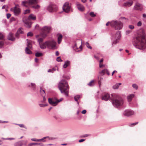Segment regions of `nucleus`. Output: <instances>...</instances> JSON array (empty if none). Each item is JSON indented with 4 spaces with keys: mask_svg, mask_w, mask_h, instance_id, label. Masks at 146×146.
<instances>
[{
    "mask_svg": "<svg viewBox=\"0 0 146 146\" xmlns=\"http://www.w3.org/2000/svg\"><path fill=\"white\" fill-rule=\"evenodd\" d=\"M70 61L67 60L65 61L64 64L63 66V67L64 68H66L69 65H70Z\"/></svg>",
    "mask_w": 146,
    "mask_h": 146,
    "instance_id": "obj_22",
    "label": "nucleus"
},
{
    "mask_svg": "<svg viewBox=\"0 0 146 146\" xmlns=\"http://www.w3.org/2000/svg\"><path fill=\"white\" fill-rule=\"evenodd\" d=\"M121 37V34L120 31H118L113 36H112V39L113 40L112 42V45L113 44H115L117 43L118 40L120 39Z\"/></svg>",
    "mask_w": 146,
    "mask_h": 146,
    "instance_id": "obj_7",
    "label": "nucleus"
},
{
    "mask_svg": "<svg viewBox=\"0 0 146 146\" xmlns=\"http://www.w3.org/2000/svg\"><path fill=\"white\" fill-rule=\"evenodd\" d=\"M11 15V14L10 13H7V19L9 18L10 17Z\"/></svg>",
    "mask_w": 146,
    "mask_h": 146,
    "instance_id": "obj_60",
    "label": "nucleus"
},
{
    "mask_svg": "<svg viewBox=\"0 0 146 146\" xmlns=\"http://www.w3.org/2000/svg\"><path fill=\"white\" fill-rule=\"evenodd\" d=\"M80 95H77L75 96L74 97V100L77 102V104L78 105L79 104V102H78V100L80 98Z\"/></svg>",
    "mask_w": 146,
    "mask_h": 146,
    "instance_id": "obj_29",
    "label": "nucleus"
},
{
    "mask_svg": "<svg viewBox=\"0 0 146 146\" xmlns=\"http://www.w3.org/2000/svg\"><path fill=\"white\" fill-rule=\"evenodd\" d=\"M43 38H39L37 39V42L39 44H40L43 42Z\"/></svg>",
    "mask_w": 146,
    "mask_h": 146,
    "instance_id": "obj_33",
    "label": "nucleus"
},
{
    "mask_svg": "<svg viewBox=\"0 0 146 146\" xmlns=\"http://www.w3.org/2000/svg\"><path fill=\"white\" fill-rule=\"evenodd\" d=\"M143 6L142 5L139 3H136L134 7V9L135 10H139L141 11L143 9Z\"/></svg>",
    "mask_w": 146,
    "mask_h": 146,
    "instance_id": "obj_13",
    "label": "nucleus"
},
{
    "mask_svg": "<svg viewBox=\"0 0 146 146\" xmlns=\"http://www.w3.org/2000/svg\"><path fill=\"white\" fill-rule=\"evenodd\" d=\"M58 87L62 93L66 96H68L69 86L66 80H61L59 84Z\"/></svg>",
    "mask_w": 146,
    "mask_h": 146,
    "instance_id": "obj_2",
    "label": "nucleus"
},
{
    "mask_svg": "<svg viewBox=\"0 0 146 146\" xmlns=\"http://www.w3.org/2000/svg\"><path fill=\"white\" fill-rule=\"evenodd\" d=\"M85 45L86 47L89 49H92V47L90 45L88 42H86Z\"/></svg>",
    "mask_w": 146,
    "mask_h": 146,
    "instance_id": "obj_40",
    "label": "nucleus"
},
{
    "mask_svg": "<svg viewBox=\"0 0 146 146\" xmlns=\"http://www.w3.org/2000/svg\"><path fill=\"white\" fill-rule=\"evenodd\" d=\"M40 94L42 97L45 96V92L44 90H42L40 88Z\"/></svg>",
    "mask_w": 146,
    "mask_h": 146,
    "instance_id": "obj_31",
    "label": "nucleus"
},
{
    "mask_svg": "<svg viewBox=\"0 0 146 146\" xmlns=\"http://www.w3.org/2000/svg\"><path fill=\"white\" fill-rule=\"evenodd\" d=\"M4 44V42L3 41H0V48H1Z\"/></svg>",
    "mask_w": 146,
    "mask_h": 146,
    "instance_id": "obj_52",
    "label": "nucleus"
},
{
    "mask_svg": "<svg viewBox=\"0 0 146 146\" xmlns=\"http://www.w3.org/2000/svg\"><path fill=\"white\" fill-rule=\"evenodd\" d=\"M15 18L14 17H12L10 19V21L11 22H12L14 21H15Z\"/></svg>",
    "mask_w": 146,
    "mask_h": 146,
    "instance_id": "obj_58",
    "label": "nucleus"
},
{
    "mask_svg": "<svg viewBox=\"0 0 146 146\" xmlns=\"http://www.w3.org/2000/svg\"><path fill=\"white\" fill-rule=\"evenodd\" d=\"M47 46L48 48L50 49H55L56 48V43L54 40H52L47 41Z\"/></svg>",
    "mask_w": 146,
    "mask_h": 146,
    "instance_id": "obj_8",
    "label": "nucleus"
},
{
    "mask_svg": "<svg viewBox=\"0 0 146 146\" xmlns=\"http://www.w3.org/2000/svg\"><path fill=\"white\" fill-rule=\"evenodd\" d=\"M129 28L131 29L132 30L134 28V27L133 25H130L129 26Z\"/></svg>",
    "mask_w": 146,
    "mask_h": 146,
    "instance_id": "obj_47",
    "label": "nucleus"
},
{
    "mask_svg": "<svg viewBox=\"0 0 146 146\" xmlns=\"http://www.w3.org/2000/svg\"><path fill=\"white\" fill-rule=\"evenodd\" d=\"M23 30V29L22 28H19L18 29L17 32L15 34V36L16 37L19 38V34H23V33L24 32Z\"/></svg>",
    "mask_w": 146,
    "mask_h": 146,
    "instance_id": "obj_15",
    "label": "nucleus"
},
{
    "mask_svg": "<svg viewBox=\"0 0 146 146\" xmlns=\"http://www.w3.org/2000/svg\"><path fill=\"white\" fill-rule=\"evenodd\" d=\"M28 4L29 5L35 4L38 3V0H28Z\"/></svg>",
    "mask_w": 146,
    "mask_h": 146,
    "instance_id": "obj_20",
    "label": "nucleus"
},
{
    "mask_svg": "<svg viewBox=\"0 0 146 146\" xmlns=\"http://www.w3.org/2000/svg\"><path fill=\"white\" fill-rule=\"evenodd\" d=\"M24 141H19L15 143L14 144L15 146H22L23 145V142Z\"/></svg>",
    "mask_w": 146,
    "mask_h": 146,
    "instance_id": "obj_23",
    "label": "nucleus"
},
{
    "mask_svg": "<svg viewBox=\"0 0 146 146\" xmlns=\"http://www.w3.org/2000/svg\"><path fill=\"white\" fill-rule=\"evenodd\" d=\"M4 40V36L3 35L0 33V40Z\"/></svg>",
    "mask_w": 146,
    "mask_h": 146,
    "instance_id": "obj_44",
    "label": "nucleus"
},
{
    "mask_svg": "<svg viewBox=\"0 0 146 146\" xmlns=\"http://www.w3.org/2000/svg\"><path fill=\"white\" fill-rule=\"evenodd\" d=\"M111 98H112V96H111V97H110L109 94L108 93H105L102 96V100L107 101L110 98L111 99Z\"/></svg>",
    "mask_w": 146,
    "mask_h": 146,
    "instance_id": "obj_14",
    "label": "nucleus"
},
{
    "mask_svg": "<svg viewBox=\"0 0 146 146\" xmlns=\"http://www.w3.org/2000/svg\"><path fill=\"white\" fill-rule=\"evenodd\" d=\"M42 54L41 52H37L35 54L36 56L37 57H40L42 56Z\"/></svg>",
    "mask_w": 146,
    "mask_h": 146,
    "instance_id": "obj_39",
    "label": "nucleus"
},
{
    "mask_svg": "<svg viewBox=\"0 0 146 146\" xmlns=\"http://www.w3.org/2000/svg\"><path fill=\"white\" fill-rule=\"evenodd\" d=\"M111 96H112V98H111V99L114 107L118 108L123 105V100L119 96L115 94H111Z\"/></svg>",
    "mask_w": 146,
    "mask_h": 146,
    "instance_id": "obj_3",
    "label": "nucleus"
},
{
    "mask_svg": "<svg viewBox=\"0 0 146 146\" xmlns=\"http://www.w3.org/2000/svg\"><path fill=\"white\" fill-rule=\"evenodd\" d=\"M48 33L44 32L42 31V33H41L40 35L42 37V38H43V39L45 38L46 36Z\"/></svg>",
    "mask_w": 146,
    "mask_h": 146,
    "instance_id": "obj_34",
    "label": "nucleus"
},
{
    "mask_svg": "<svg viewBox=\"0 0 146 146\" xmlns=\"http://www.w3.org/2000/svg\"><path fill=\"white\" fill-rule=\"evenodd\" d=\"M94 80H92L88 84V85L89 86H93L94 85Z\"/></svg>",
    "mask_w": 146,
    "mask_h": 146,
    "instance_id": "obj_38",
    "label": "nucleus"
},
{
    "mask_svg": "<svg viewBox=\"0 0 146 146\" xmlns=\"http://www.w3.org/2000/svg\"><path fill=\"white\" fill-rule=\"evenodd\" d=\"M39 145L40 146H43L44 145V144L42 143H29L28 144V146H33V145Z\"/></svg>",
    "mask_w": 146,
    "mask_h": 146,
    "instance_id": "obj_24",
    "label": "nucleus"
},
{
    "mask_svg": "<svg viewBox=\"0 0 146 146\" xmlns=\"http://www.w3.org/2000/svg\"><path fill=\"white\" fill-rule=\"evenodd\" d=\"M50 27L45 26L42 28V31L48 34L50 32Z\"/></svg>",
    "mask_w": 146,
    "mask_h": 146,
    "instance_id": "obj_17",
    "label": "nucleus"
},
{
    "mask_svg": "<svg viewBox=\"0 0 146 146\" xmlns=\"http://www.w3.org/2000/svg\"><path fill=\"white\" fill-rule=\"evenodd\" d=\"M62 36L61 34L59 35L58 38V44H60L61 42V40L62 39Z\"/></svg>",
    "mask_w": 146,
    "mask_h": 146,
    "instance_id": "obj_28",
    "label": "nucleus"
},
{
    "mask_svg": "<svg viewBox=\"0 0 146 146\" xmlns=\"http://www.w3.org/2000/svg\"><path fill=\"white\" fill-rule=\"evenodd\" d=\"M63 98H61L60 100H58L56 98H49L48 99V102L50 104L53 106H56L58 103L62 101Z\"/></svg>",
    "mask_w": 146,
    "mask_h": 146,
    "instance_id": "obj_6",
    "label": "nucleus"
},
{
    "mask_svg": "<svg viewBox=\"0 0 146 146\" xmlns=\"http://www.w3.org/2000/svg\"><path fill=\"white\" fill-rule=\"evenodd\" d=\"M27 4H28V0L23 1L22 2L21 5L23 6L27 7L28 6Z\"/></svg>",
    "mask_w": 146,
    "mask_h": 146,
    "instance_id": "obj_26",
    "label": "nucleus"
},
{
    "mask_svg": "<svg viewBox=\"0 0 146 146\" xmlns=\"http://www.w3.org/2000/svg\"><path fill=\"white\" fill-rule=\"evenodd\" d=\"M14 124L16 125H18L21 127H24L25 128H26V127H25V126H24V125L23 124H18L17 123H14Z\"/></svg>",
    "mask_w": 146,
    "mask_h": 146,
    "instance_id": "obj_45",
    "label": "nucleus"
},
{
    "mask_svg": "<svg viewBox=\"0 0 146 146\" xmlns=\"http://www.w3.org/2000/svg\"><path fill=\"white\" fill-rule=\"evenodd\" d=\"M134 95L133 94H131L129 95L127 97V99L128 102H129L131 101L132 98L134 97Z\"/></svg>",
    "mask_w": 146,
    "mask_h": 146,
    "instance_id": "obj_27",
    "label": "nucleus"
},
{
    "mask_svg": "<svg viewBox=\"0 0 146 146\" xmlns=\"http://www.w3.org/2000/svg\"><path fill=\"white\" fill-rule=\"evenodd\" d=\"M146 35L143 29L140 30L138 35L133 41V44L135 48L141 50H146Z\"/></svg>",
    "mask_w": 146,
    "mask_h": 146,
    "instance_id": "obj_1",
    "label": "nucleus"
},
{
    "mask_svg": "<svg viewBox=\"0 0 146 146\" xmlns=\"http://www.w3.org/2000/svg\"><path fill=\"white\" fill-rule=\"evenodd\" d=\"M131 32V31L130 30H127L126 31V35H128Z\"/></svg>",
    "mask_w": 146,
    "mask_h": 146,
    "instance_id": "obj_57",
    "label": "nucleus"
},
{
    "mask_svg": "<svg viewBox=\"0 0 146 146\" xmlns=\"http://www.w3.org/2000/svg\"><path fill=\"white\" fill-rule=\"evenodd\" d=\"M62 8L64 11L66 13H68L70 9V7L68 3H65L64 5Z\"/></svg>",
    "mask_w": 146,
    "mask_h": 146,
    "instance_id": "obj_11",
    "label": "nucleus"
},
{
    "mask_svg": "<svg viewBox=\"0 0 146 146\" xmlns=\"http://www.w3.org/2000/svg\"><path fill=\"white\" fill-rule=\"evenodd\" d=\"M138 123V122H135V123H132L130 124V125H129V126H132L133 125L134 126V125H136V124H137Z\"/></svg>",
    "mask_w": 146,
    "mask_h": 146,
    "instance_id": "obj_53",
    "label": "nucleus"
},
{
    "mask_svg": "<svg viewBox=\"0 0 146 146\" xmlns=\"http://www.w3.org/2000/svg\"><path fill=\"white\" fill-rule=\"evenodd\" d=\"M106 72L107 73V74L108 75H110V72H109V70L108 69H106Z\"/></svg>",
    "mask_w": 146,
    "mask_h": 146,
    "instance_id": "obj_62",
    "label": "nucleus"
},
{
    "mask_svg": "<svg viewBox=\"0 0 146 146\" xmlns=\"http://www.w3.org/2000/svg\"><path fill=\"white\" fill-rule=\"evenodd\" d=\"M43 137V138H42L41 139H38V142H39V141H42L43 142H45L46 141V140H44L45 139H46V138H47V137Z\"/></svg>",
    "mask_w": 146,
    "mask_h": 146,
    "instance_id": "obj_36",
    "label": "nucleus"
},
{
    "mask_svg": "<svg viewBox=\"0 0 146 146\" xmlns=\"http://www.w3.org/2000/svg\"><path fill=\"white\" fill-rule=\"evenodd\" d=\"M121 84V83H116L115 85H113L112 88L114 89H116L118 88L119 86Z\"/></svg>",
    "mask_w": 146,
    "mask_h": 146,
    "instance_id": "obj_25",
    "label": "nucleus"
},
{
    "mask_svg": "<svg viewBox=\"0 0 146 146\" xmlns=\"http://www.w3.org/2000/svg\"><path fill=\"white\" fill-rule=\"evenodd\" d=\"M29 48L27 47L25 49V52L27 54H31L32 53V51L29 49Z\"/></svg>",
    "mask_w": 146,
    "mask_h": 146,
    "instance_id": "obj_30",
    "label": "nucleus"
},
{
    "mask_svg": "<svg viewBox=\"0 0 146 146\" xmlns=\"http://www.w3.org/2000/svg\"><path fill=\"white\" fill-rule=\"evenodd\" d=\"M105 66V65L102 64H99V67L100 68H102Z\"/></svg>",
    "mask_w": 146,
    "mask_h": 146,
    "instance_id": "obj_63",
    "label": "nucleus"
},
{
    "mask_svg": "<svg viewBox=\"0 0 146 146\" xmlns=\"http://www.w3.org/2000/svg\"><path fill=\"white\" fill-rule=\"evenodd\" d=\"M30 12V9H27L24 10L23 13L24 14H26L27 13H29Z\"/></svg>",
    "mask_w": 146,
    "mask_h": 146,
    "instance_id": "obj_42",
    "label": "nucleus"
},
{
    "mask_svg": "<svg viewBox=\"0 0 146 146\" xmlns=\"http://www.w3.org/2000/svg\"><path fill=\"white\" fill-rule=\"evenodd\" d=\"M27 47L29 48H30L32 47V45L29 42H27Z\"/></svg>",
    "mask_w": 146,
    "mask_h": 146,
    "instance_id": "obj_49",
    "label": "nucleus"
},
{
    "mask_svg": "<svg viewBox=\"0 0 146 146\" xmlns=\"http://www.w3.org/2000/svg\"><path fill=\"white\" fill-rule=\"evenodd\" d=\"M18 5H17L13 8H11L10 10L11 11H13L14 15L16 16H19L21 13V10L20 9L17 7Z\"/></svg>",
    "mask_w": 146,
    "mask_h": 146,
    "instance_id": "obj_10",
    "label": "nucleus"
},
{
    "mask_svg": "<svg viewBox=\"0 0 146 146\" xmlns=\"http://www.w3.org/2000/svg\"><path fill=\"white\" fill-rule=\"evenodd\" d=\"M33 90H35L36 89V86L35 84L31 83V85L29 86Z\"/></svg>",
    "mask_w": 146,
    "mask_h": 146,
    "instance_id": "obj_32",
    "label": "nucleus"
},
{
    "mask_svg": "<svg viewBox=\"0 0 146 146\" xmlns=\"http://www.w3.org/2000/svg\"><path fill=\"white\" fill-rule=\"evenodd\" d=\"M56 60L58 62L62 61V60H61L60 56L57 57V58H56Z\"/></svg>",
    "mask_w": 146,
    "mask_h": 146,
    "instance_id": "obj_50",
    "label": "nucleus"
},
{
    "mask_svg": "<svg viewBox=\"0 0 146 146\" xmlns=\"http://www.w3.org/2000/svg\"><path fill=\"white\" fill-rule=\"evenodd\" d=\"M27 36H32L33 35V34L32 32H29L27 33Z\"/></svg>",
    "mask_w": 146,
    "mask_h": 146,
    "instance_id": "obj_48",
    "label": "nucleus"
},
{
    "mask_svg": "<svg viewBox=\"0 0 146 146\" xmlns=\"http://www.w3.org/2000/svg\"><path fill=\"white\" fill-rule=\"evenodd\" d=\"M90 15L91 17H95L96 16V15L93 12H90Z\"/></svg>",
    "mask_w": 146,
    "mask_h": 146,
    "instance_id": "obj_43",
    "label": "nucleus"
},
{
    "mask_svg": "<svg viewBox=\"0 0 146 146\" xmlns=\"http://www.w3.org/2000/svg\"><path fill=\"white\" fill-rule=\"evenodd\" d=\"M106 69H105L102 70V71L100 72L99 73L102 75H104L106 72Z\"/></svg>",
    "mask_w": 146,
    "mask_h": 146,
    "instance_id": "obj_37",
    "label": "nucleus"
},
{
    "mask_svg": "<svg viewBox=\"0 0 146 146\" xmlns=\"http://www.w3.org/2000/svg\"><path fill=\"white\" fill-rule=\"evenodd\" d=\"M103 79V78L102 77H100V79L98 80V84L99 85H100L101 84V80Z\"/></svg>",
    "mask_w": 146,
    "mask_h": 146,
    "instance_id": "obj_55",
    "label": "nucleus"
},
{
    "mask_svg": "<svg viewBox=\"0 0 146 146\" xmlns=\"http://www.w3.org/2000/svg\"><path fill=\"white\" fill-rule=\"evenodd\" d=\"M47 10L50 13L56 11L58 10L57 7L53 4H50L46 8Z\"/></svg>",
    "mask_w": 146,
    "mask_h": 146,
    "instance_id": "obj_9",
    "label": "nucleus"
},
{
    "mask_svg": "<svg viewBox=\"0 0 146 146\" xmlns=\"http://www.w3.org/2000/svg\"><path fill=\"white\" fill-rule=\"evenodd\" d=\"M32 7L35 9H38L40 7V6L38 5H33L32 6Z\"/></svg>",
    "mask_w": 146,
    "mask_h": 146,
    "instance_id": "obj_41",
    "label": "nucleus"
},
{
    "mask_svg": "<svg viewBox=\"0 0 146 146\" xmlns=\"http://www.w3.org/2000/svg\"><path fill=\"white\" fill-rule=\"evenodd\" d=\"M44 103H42L40 102L39 104V105L41 107H44L48 106L47 104H44Z\"/></svg>",
    "mask_w": 146,
    "mask_h": 146,
    "instance_id": "obj_35",
    "label": "nucleus"
},
{
    "mask_svg": "<svg viewBox=\"0 0 146 146\" xmlns=\"http://www.w3.org/2000/svg\"><path fill=\"white\" fill-rule=\"evenodd\" d=\"M36 17L33 14H30L28 17H23L22 18V21L25 26L27 28H29L31 27L32 23L31 20L35 21L36 20Z\"/></svg>",
    "mask_w": 146,
    "mask_h": 146,
    "instance_id": "obj_4",
    "label": "nucleus"
},
{
    "mask_svg": "<svg viewBox=\"0 0 146 146\" xmlns=\"http://www.w3.org/2000/svg\"><path fill=\"white\" fill-rule=\"evenodd\" d=\"M43 97V100L41 101L40 102H42V103H45V102L46 101V98H45V96Z\"/></svg>",
    "mask_w": 146,
    "mask_h": 146,
    "instance_id": "obj_54",
    "label": "nucleus"
},
{
    "mask_svg": "<svg viewBox=\"0 0 146 146\" xmlns=\"http://www.w3.org/2000/svg\"><path fill=\"white\" fill-rule=\"evenodd\" d=\"M94 57L97 60H98L100 58V56L98 55H94Z\"/></svg>",
    "mask_w": 146,
    "mask_h": 146,
    "instance_id": "obj_59",
    "label": "nucleus"
},
{
    "mask_svg": "<svg viewBox=\"0 0 146 146\" xmlns=\"http://www.w3.org/2000/svg\"><path fill=\"white\" fill-rule=\"evenodd\" d=\"M86 110H83L81 112V113L83 114H85L86 113Z\"/></svg>",
    "mask_w": 146,
    "mask_h": 146,
    "instance_id": "obj_64",
    "label": "nucleus"
},
{
    "mask_svg": "<svg viewBox=\"0 0 146 146\" xmlns=\"http://www.w3.org/2000/svg\"><path fill=\"white\" fill-rule=\"evenodd\" d=\"M132 86L135 89L137 90L138 88V86L136 84H133Z\"/></svg>",
    "mask_w": 146,
    "mask_h": 146,
    "instance_id": "obj_46",
    "label": "nucleus"
},
{
    "mask_svg": "<svg viewBox=\"0 0 146 146\" xmlns=\"http://www.w3.org/2000/svg\"><path fill=\"white\" fill-rule=\"evenodd\" d=\"M134 111L130 109H127L124 111L123 112V114L124 115L127 116H130L134 115Z\"/></svg>",
    "mask_w": 146,
    "mask_h": 146,
    "instance_id": "obj_12",
    "label": "nucleus"
},
{
    "mask_svg": "<svg viewBox=\"0 0 146 146\" xmlns=\"http://www.w3.org/2000/svg\"><path fill=\"white\" fill-rule=\"evenodd\" d=\"M7 38L9 40L13 41H14L15 40V38L13 34L11 33H9Z\"/></svg>",
    "mask_w": 146,
    "mask_h": 146,
    "instance_id": "obj_16",
    "label": "nucleus"
},
{
    "mask_svg": "<svg viewBox=\"0 0 146 146\" xmlns=\"http://www.w3.org/2000/svg\"><path fill=\"white\" fill-rule=\"evenodd\" d=\"M133 4V1L131 0H130L124 3L123 4V6L125 7H129L132 5Z\"/></svg>",
    "mask_w": 146,
    "mask_h": 146,
    "instance_id": "obj_18",
    "label": "nucleus"
},
{
    "mask_svg": "<svg viewBox=\"0 0 146 146\" xmlns=\"http://www.w3.org/2000/svg\"><path fill=\"white\" fill-rule=\"evenodd\" d=\"M47 41L41 43L40 44H39L40 48L42 49H44L46 48V46H47Z\"/></svg>",
    "mask_w": 146,
    "mask_h": 146,
    "instance_id": "obj_21",
    "label": "nucleus"
},
{
    "mask_svg": "<svg viewBox=\"0 0 146 146\" xmlns=\"http://www.w3.org/2000/svg\"><path fill=\"white\" fill-rule=\"evenodd\" d=\"M111 25L115 30H119L122 28L123 23L120 21L114 20L111 22Z\"/></svg>",
    "mask_w": 146,
    "mask_h": 146,
    "instance_id": "obj_5",
    "label": "nucleus"
},
{
    "mask_svg": "<svg viewBox=\"0 0 146 146\" xmlns=\"http://www.w3.org/2000/svg\"><path fill=\"white\" fill-rule=\"evenodd\" d=\"M76 5L78 9L81 11H83L84 9V7L79 2H77Z\"/></svg>",
    "mask_w": 146,
    "mask_h": 146,
    "instance_id": "obj_19",
    "label": "nucleus"
},
{
    "mask_svg": "<svg viewBox=\"0 0 146 146\" xmlns=\"http://www.w3.org/2000/svg\"><path fill=\"white\" fill-rule=\"evenodd\" d=\"M142 25V23L141 21H139L138 22L137 24V26L138 27H140Z\"/></svg>",
    "mask_w": 146,
    "mask_h": 146,
    "instance_id": "obj_51",
    "label": "nucleus"
},
{
    "mask_svg": "<svg viewBox=\"0 0 146 146\" xmlns=\"http://www.w3.org/2000/svg\"><path fill=\"white\" fill-rule=\"evenodd\" d=\"M46 137H48L47 138L49 140H52L55 139L56 138L54 137H50L49 136H46Z\"/></svg>",
    "mask_w": 146,
    "mask_h": 146,
    "instance_id": "obj_56",
    "label": "nucleus"
},
{
    "mask_svg": "<svg viewBox=\"0 0 146 146\" xmlns=\"http://www.w3.org/2000/svg\"><path fill=\"white\" fill-rule=\"evenodd\" d=\"M31 141H38V139H37L36 138H32L31 139Z\"/></svg>",
    "mask_w": 146,
    "mask_h": 146,
    "instance_id": "obj_61",
    "label": "nucleus"
}]
</instances>
